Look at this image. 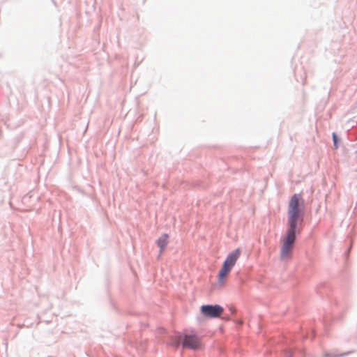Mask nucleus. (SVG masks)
I'll use <instances>...</instances> for the list:
<instances>
[{
	"instance_id": "7ed1b4c3",
	"label": "nucleus",
	"mask_w": 357,
	"mask_h": 357,
	"mask_svg": "<svg viewBox=\"0 0 357 357\" xmlns=\"http://www.w3.org/2000/svg\"><path fill=\"white\" fill-rule=\"evenodd\" d=\"M297 232L298 231L296 230L287 229L284 236L282 239L280 249V257L282 259L286 260L291 258Z\"/></svg>"
},
{
	"instance_id": "f257e3e1",
	"label": "nucleus",
	"mask_w": 357,
	"mask_h": 357,
	"mask_svg": "<svg viewBox=\"0 0 357 357\" xmlns=\"http://www.w3.org/2000/svg\"><path fill=\"white\" fill-rule=\"evenodd\" d=\"M303 221V200L300 195L295 194L289 202L287 211L288 229L300 232Z\"/></svg>"
},
{
	"instance_id": "423d86ee",
	"label": "nucleus",
	"mask_w": 357,
	"mask_h": 357,
	"mask_svg": "<svg viewBox=\"0 0 357 357\" xmlns=\"http://www.w3.org/2000/svg\"><path fill=\"white\" fill-rule=\"evenodd\" d=\"M168 234H165L157 240V245L160 248V253H162L165 250L168 243Z\"/></svg>"
},
{
	"instance_id": "0eeeda50",
	"label": "nucleus",
	"mask_w": 357,
	"mask_h": 357,
	"mask_svg": "<svg viewBox=\"0 0 357 357\" xmlns=\"http://www.w3.org/2000/svg\"><path fill=\"white\" fill-rule=\"evenodd\" d=\"M333 142H334V144H335V146H336V144H337V136L335 133H333Z\"/></svg>"
},
{
	"instance_id": "f03ea898",
	"label": "nucleus",
	"mask_w": 357,
	"mask_h": 357,
	"mask_svg": "<svg viewBox=\"0 0 357 357\" xmlns=\"http://www.w3.org/2000/svg\"><path fill=\"white\" fill-rule=\"evenodd\" d=\"M241 255V250L240 248H236L228 254L218 273V283L220 285L222 286L225 284L231 269L236 264Z\"/></svg>"
},
{
	"instance_id": "20e7f679",
	"label": "nucleus",
	"mask_w": 357,
	"mask_h": 357,
	"mask_svg": "<svg viewBox=\"0 0 357 357\" xmlns=\"http://www.w3.org/2000/svg\"><path fill=\"white\" fill-rule=\"evenodd\" d=\"M223 312V308L218 305H202L201 307V312L204 316L208 317H218Z\"/></svg>"
},
{
	"instance_id": "39448f33",
	"label": "nucleus",
	"mask_w": 357,
	"mask_h": 357,
	"mask_svg": "<svg viewBox=\"0 0 357 357\" xmlns=\"http://www.w3.org/2000/svg\"><path fill=\"white\" fill-rule=\"evenodd\" d=\"M183 346L192 349H197L201 347L199 338L193 334L185 335L183 341Z\"/></svg>"
}]
</instances>
